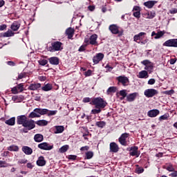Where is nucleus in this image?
<instances>
[{
	"instance_id": "nucleus-1",
	"label": "nucleus",
	"mask_w": 177,
	"mask_h": 177,
	"mask_svg": "<svg viewBox=\"0 0 177 177\" xmlns=\"http://www.w3.org/2000/svg\"><path fill=\"white\" fill-rule=\"evenodd\" d=\"M49 110L47 109H38L36 108L31 112L28 117L29 118H38L41 117V115H45V114H48Z\"/></svg>"
},
{
	"instance_id": "nucleus-2",
	"label": "nucleus",
	"mask_w": 177,
	"mask_h": 177,
	"mask_svg": "<svg viewBox=\"0 0 177 177\" xmlns=\"http://www.w3.org/2000/svg\"><path fill=\"white\" fill-rule=\"evenodd\" d=\"M91 104H93L95 109H104L107 106V102L103 100V98L98 97L93 98L91 102Z\"/></svg>"
},
{
	"instance_id": "nucleus-3",
	"label": "nucleus",
	"mask_w": 177,
	"mask_h": 177,
	"mask_svg": "<svg viewBox=\"0 0 177 177\" xmlns=\"http://www.w3.org/2000/svg\"><path fill=\"white\" fill-rule=\"evenodd\" d=\"M49 52H59L63 50V43L60 41H54L51 43V46L48 47Z\"/></svg>"
},
{
	"instance_id": "nucleus-4",
	"label": "nucleus",
	"mask_w": 177,
	"mask_h": 177,
	"mask_svg": "<svg viewBox=\"0 0 177 177\" xmlns=\"http://www.w3.org/2000/svg\"><path fill=\"white\" fill-rule=\"evenodd\" d=\"M141 64H143L145 66V71H147L148 73H153V69L154 68V65L153 64V62H150V60L145 59L141 62Z\"/></svg>"
},
{
	"instance_id": "nucleus-5",
	"label": "nucleus",
	"mask_w": 177,
	"mask_h": 177,
	"mask_svg": "<svg viewBox=\"0 0 177 177\" xmlns=\"http://www.w3.org/2000/svg\"><path fill=\"white\" fill-rule=\"evenodd\" d=\"M117 81L118 82L119 84H122L123 86H127L129 84V79L128 77L124 76V75H120L116 77Z\"/></svg>"
},
{
	"instance_id": "nucleus-6",
	"label": "nucleus",
	"mask_w": 177,
	"mask_h": 177,
	"mask_svg": "<svg viewBox=\"0 0 177 177\" xmlns=\"http://www.w3.org/2000/svg\"><path fill=\"white\" fill-rule=\"evenodd\" d=\"M144 95L147 97H153V96L158 95V91L154 88H148L145 91Z\"/></svg>"
},
{
	"instance_id": "nucleus-7",
	"label": "nucleus",
	"mask_w": 177,
	"mask_h": 177,
	"mask_svg": "<svg viewBox=\"0 0 177 177\" xmlns=\"http://www.w3.org/2000/svg\"><path fill=\"white\" fill-rule=\"evenodd\" d=\"M128 138H129V133H124L120 136V137L118 138V141L122 146H127V139H128Z\"/></svg>"
},
{
	"instance_id": "nucleus-8",
	"label": "nucleus",
	"mask_w": 177,
	"mask_h": 177,
	"mask_svg": "<svg viewBox=\"0 0 177 177\" xmlns=\"http://www.w3.org/2000/svg\"><path fill=\"white\" fill-rule=\"evenodd\" d=\"M163 46H168L171 48H177V39H170L167 40L164 44Z\"/></svg>"
},
{
	"instance_id": "nucleus-9",
	"label": "nucleus",
	"mask_w": 177,
	"mask_h": 177,
	"mask_svg": "<svg viewBox=\"0 0 177 177\" xmlns=\"http://www.w3.org/2000/svg\"><path fill=\"white\" fill-rule=\"evenodd\" d=\"M23 127L24 128H27L28 131H31V129H34V128H35V121L32 120H27Z\"/></svg>"
},
{
	"instance_id": "nucleus-10",
	"label": "nucleus",
	"mask_w": 177,
	"mask_h": 177,
	"mask_svg": "<svg viewBox=\"0 0 177 177\" xmlns=\"http://www.w3.org/2000/svg\"><path fill=\"white\" fill-rule=\"evenodd\" d=\"M38 147L41 150L49 151V150H52V149H53V145H50L48 142H41L38 145Z\"/></svg>"
},
{
	"instance_id": "nucleus-11",
	"label": "nucleus",
	"mask_w": 177,
	"mask_h": 177,
	"mask_svg": "<svg viewBox=\"0 0 177 177\" xmlns=\"http://www.w3.org/2000/svg\"><path fill=\"white\" fill-rule=\"evenodd\" d=\"M104 57V55L102 53H97L95 56L93 57V62L94 64H98L100 62H102Z\"/></svg>"
},
{
	"instance_id": "nucleus-12",
	"label": "nucleus",
	"mask_w": 177,
	"mask_h": 177,
	"mask_svg": "<svg viewBox=\"0 0 177 177\" xmlns=\"http://www.w3.org/2000/svg\"><path fill=\"white\" fill-rule=\"evenodd\" d=\"M27 122V116L26 115H21L17 117V124L18 125L24 126V124Z\"/></svg>"
},
{
	"instance_id": "nucleus-13",
	"label": "nucleus",
	"mask_w": 177,
	"mask_h": 177,
	"mask_svg": "<svg viewBox=\"0 0 177 177\" xmlns=\"http://www.w3.org/2000/svg\"><path fill=\"white\" fill-rule=\"evenodd\" d=\"M14 36H15V32H13V30H8V31L0 34V37L3 38H9L10 37H14Z\"/></svg>"
},
{
	"instance_id": "nucleus-14",
	"label": "nucleus",
	"mask_w": 177,
	"mask_h": 177,
	"mask_svg": "<svg viewBox=\"0 0 177 177\" xmlns=\"http://www.w3.org/2000/svg\"><path fill=\"white\" fill-rule=\"evenodd\" d=\"M160 114V111L158 109H152L147 112L148 117L151 118H154V117H157Z\"/></svg>"
},
{
	"instance_id": "nucleus-15",
	"label": "nucleus",
	"mask_w": 177,
	"mask_h": 177,
	"mask_svg": "<svg viewBox=\"0 0 177 177\" xmlns=\"http://www.w3.org/2000/svg\"><path fill=\"white\" fill-rule=\"evenodd\" d=\"M36 164L38 167H45V165H46V160L44 156H39Z\"/></svg>"
},
{
	"instance_id": "nucleus-16",
	"label": "nucleus",
	"mask_w": 177,
	"mask_h": 177,
	"mask_svg": "<svg viewBox=\"0 0 177 177\" xmlns=\"http://www.w3.org/2000/svg\"><path fill=\"white\" fill-rule=\"evenodd\" d=\"M138 147H131L129 152L130 156H132L133 157H139L140 153L138 152Z\"/></svg>"
},
{
	"instance_id": "nucleus-17",
	"label": "nucleus",
	"mask_w": 177,
	"mask_h": 177,
	"mask_svg": "<svg viewBox=\"0 0 177 177\" xmlns=\"http://www.w3.org/2000/svg\"><path fill=\"white\" fill-rule=\"evenodd\" d=\"M139 96L138 93H130L127 96V102H135V100L136 99V97Z\"/></svg>"
},
{
	"instance_id": "nucleus-18",
	"label": "nucleus",
	"mask_w": 177,
	"mask_h": 177,
	"mask_svg": "<svg viewBox=\"0 0 177 177\" xmlns=\"http://www.w3.org/2000/svg\"><path fill=\"white\" fill-rule=\"evenodd\" d=\"M120 150V147L115 142H111L110 143V151L111 153H118Z\"/></svg>"
},
{
	"instance_id": "nucleus-19",
	"label": "nucleus",
	"mask_w": 177,
	"mask_h": 177,
	"mask_svg": "<svg viewBox=\"0 0 177 177\" xmlns=\"http://www.w3.org/2000/svg\"><path fill=\"white\" fill-rule=\"evenodd\" d=\"M20 26H21L20 22L19 21H15L11 24L10 29L12 31H17L19 28H20Z\"/></svg>"
},
{
	"instance_id": "nucleus-20",
	"label": "nucleus",
	"mask_w": 177,
	"mask_h": 177,
	"mask_svg": "<svg viewBox=\"0 0 177 177\" xmlns=\"http://www.w3.org/2000/svg\"><path fill=\"white\" fill-rule=\"evenodd\" d=\"M22 151L26 156H31V154H32V149L28 146L22 147Z\"/></svg>"
},
{
	"instance_id": "nucleus-21",
	"label": "nucleus",
	"mask_w": 177,
	"mask_h": 177,
	"mask_svg": "<svg viewBox=\"0 0 177 177\" xmlns=\"http://www.w3.org/2000/svg\"><path fill=\"white\" fill-rule=\"evenodd\" d=\"M146 35V32H141L138 33V35H134L133 37V41L135 42H138V41H140L141 39H143V37Z\"/></svg>"
},
{
	"instance_id": "nucleus-22",
	"label": "nucleus",
	"mask_w": 177,
	"mask_h": 177,
	"mask_svg": "<svg viewBox=\"0 0 177 177\" xmlns=\"http://www.w3.org/2000/svg\"><path fill=\"white\" fill-rule=\"evenodd\" d=\"M145 19H154L156 17V12L151 11L143 14Z\"/></svg>"
},
{
	"instance_id": "nucleus-23",
	"label": "nucleus",
	"mask_w": 177,
	"mask_h": 177,
	"mask_svg": "<svg viewBox=\"0 0 177 177\" xmlns=\"http://www.w3.org/2000/svg\"><path fill=\"white\" fill-rule=\"evenodd\" d=\"M66 34L68 36V39H71L74 35V28H68L66 30Z\"/></svg>"
},
{
	"instance_id": "nucleus-24",
	"label": "nucleus",
	"mask_w": 177,
	"mask_h": 177,
	"mask_svg": "<svg viewBox=\"0 0 177 177\" xmlns=\"http://www.w3.org/2000/svg\"><path fill=\"white\" fill-rule=\"evenodd\" d=\"M50 64L57 66L59 64V58L57 57H51L48 59Z\"/></svg>"
},
{
	"instance_id": "nucleus-25",
	"label": "nucleus",
	"mask_w": 177,
	"mask_h": 177,
	"mask_svg": "<svg viewBox=\"0 0 177 177\" xmlns=\"http://www.w3.org/2000/svg\"><path fill=\"white\" fill-rule=\"evenodd\" d=\"M97 35L93 34L90 37V45H96L97 44Z\"/></svg>"
},
{
	"instance_id": "nucleus-26",
	"label": "nucleus",
	"mask_w": 177,
	"mask_h": 177,
	"mask_svg": "<svg viewBox=\"0 0 177 177\" xmlns=\"http://www.w3.org/2000/svg\"><path fill=\"white\" fill-rule=\"evenodd\" d=\"M138 78H149V73L147 71H141L138 73Z\"/></svg>"
},
{
	"instance_id": "nucleus-27",
	"label": "nucleus",
	"mask_w": 177,
	"mask_h": 177,
	"mask_svg": "<svg viewBox=\"0 0 177 177\" xmlns=\"http://www.w3.org/2000/svg\"><path fill=\"white\" fill-rule=\"evenodd\" d=\"M39 88H41V84L36 83V84H31L29 86L28 89H30V91H37V89H39Z\"/></svg>"
},
{
	"instance_id": "nucleus-28",
	"label": "nucleus",
	"mask_w": 177,
	"mask_h": 177,
	"mask_svg": "<svg viewBox=\"0 0 177 177\" xmlns=\"http://www.w3.org/2000/svg\"><path fill=\"white\" fill-rule=\"evenodd\" d=\"M157 3V1H149L144 3V6L148 8L149 9H151L154 5Z\"/></svg>"
},
{
	"instance_id": "nucleus-29",
	"label": "nucleus",
	"mask_w": 177,
	"mask_h": 177,
	"mask_svg": "<svg viewBox=\"0 0 177 177\" xmlns=\"http://www.w3.org/2000/svg\"><path fill=\"white\" fill-rule=\"evenodd\" d=\"M109 30L112 34H119L120 30H118V26L115 25H111L109 26Z\"/></svg>"
},
{
	"instance_id": "nucleus-30",
	"label": "nucleus",
	"mask_w": 177,
	"mask_h": 177,
	"mask_svg": "<svg viewBox=\"0 0 177 177\" xmlns=\"http://www.w3.org/2000/svg\"><path fill=\"white\" fill-rule=\"evenodd\" d=\"M16 122V118L12 117L11 118H10L9 120H7L5 121V124H6L7 125H10V127H13V125H15Z\"/></svg>"
},
{
	"instance_id": "nucleus-31",
	"label": "nucleus",
	"mask_w": 177,
	"mask_h": 177,
	"mask_svg": "<svg viewBox=\"0 0 177 177\" xmlns=\"http://www.w3.org/2000/svg\"><path fill=\"white\" fill-rule=\"evenodd\" d=\"M34 140L35 142L39 143L44 140V136H42V134H35L34 136Z\"/></svg>"
},
{
	"instance_id": "nucleus-32",
	"label": "nucleus",
	"mask_w": 177,
	"mask_h": 177,
	"mask_svg": "<svg viewBox=\"0 0 177 177\" xmlns=\"http://www.w3.org/2000/svg\"><path fill=\"white\" fill-rule=\"evenodd\" d=\"M55 133H63V132L64 131V126H55Z\"/></svg>"
},
{
	"instance_id": "nucleus-33",
	"label": "nucleus",
	"mask_w": 177,
	"mask_h": 177,
	"mask_svg": "<svg viewBox=\"0 0 177 177\" xmlns=\"http://www.w3.org/2000/svg\"><path fill=\"white\" fill-rule=\"evenodd\" d=\"M53 86L50 84H45L42 88V91H44V92H48L49 91H52Z\"/></svg>"
},
{
	"instance_id": "nucleus-34",
	"label": "nucleus",
	"mask_w": 177,
	"mask_h": 177,
	"mask_svg": "<svg viewBox=\"0 0 177 177\" xmlns=\"http://www.w3.org/2000/svg\"><path fill=\"white\" fill-rule=\"evenodd\" d=\"M37 125L39 127H46L48 125V121L45 120H38L36 122Z\"/></svg>"
},
{
	"instance_id": "nucleus-35",
	"label": "nucleus",
	"mask_w": 177,
	"mask_h": 177,
	"mask_svg": "<svg viewBox=\"0 0 177 177\" xmlns=\"http://www.w3.org/2000/svg\"><path fill=\"white\" fill-rule=\"evenodd\" d=\"M115 92H117V87L115 86H111L106 91L108 95H110V93H115Z\"/></svg>"
},
{
	"instance_id": "nucleus-36",
	"label": "nucleus",
	"mask_w": 177,
	"mask_h": 177,
	"mask_svg": "<svg viewBox=\"0 0 177 177\" xmlns=\"http://www.w3.org/2000/svg\"><path fill=\"white\" fill-rule=\"evenodd\" d=\"M8 150H9V151H17L19 150V147L15 145H12L8 147Z\"/></svg>"
},
{
	"instance_id": "nucleus-37",
	"label": "nucleus",
	"mask_w": 177,
	"mask_h": 177,
	"mask_svg": "<svg viewBox=\"0 0 177 177\" xmlns=\"http://www.w3.org/2000/svg\"><path fill=\"white\" fill-rule=\"evenodd\" d=\"M95 125L96 127H98V128H104V127H106V122L104 121L96 122Z\"/></svg>"
},
{
	"instance_id": "nucleus-38",
	"label": "nucleus",
	"mask_w": 177,
	"mask_h": 177,
	"mask_svg": "<svg viewBox=\"0 0 177 177\" xmlns=\"http://www.w3.org/2000/svg\"><path fill=\"white\" fill-rule=\"evenodd\" d=\"M164 34H165V31H159L156 33V36L154 37L155 39H160L161 37L164 36Z\"/></svg>"
},
{
	"instance_id": "nucleus-39",
	"label": "nucleus",
	"mask_w": 177,
	"mask_h": 177,
	"mask_svg": "<svg viewBox=\"0 0 177 177\" xmlns=\"http://www.w3.org/2000/svg\"><path fill=\"white\" fill-rule=\"evenodd\" d=\"M68 150V145H64L59 149V153H66Z\"/></svg>"
},
{
	"instance_id": "nucleus-40",
	"label": "nucleus",
	"mask_w": 177,
	"mask_h": 177,
	"mask_svg": "<svg viewBox=\"0 0 177 177\" xmlns=\"http://www.w3.org/2000/svg\"><path fill=\"white\" fill-rule=\"evenodd\" d=\"M92 157H93V151H88L86 152V158L87 160H91V158H92Z\"/></svg>"
},
{
	"instance_id": "nucleus-41",
	"label": "nucleus",
	"mask_w": 177,
	"mask_h": 177,
	"mask_svg": "<svg viewBox=\"0 0 177 177\" xmlns=\"http://www.w3.org/2000/svg\"><path fill=\"white\" fill-rule=\"evenodd\" d=\"M169 118V114L165 113L163 115H161L160 117H159V121L168 120Z\"/></svg>"
},
{
	"instance_id": "nucleus-42",
	"label": "nucleus",
	"mask_w": 177,
	"mask_h": 177,
	"mask_svg": "<svg viewBox=\"0 0 177 177\" xmlns=\"http://www.w3.org/2000/svg\"><path fill=\"white\" fill-rule=\"evenodd\" d=\"M120 96H122V97H121V100H122L123 99H125V97H127V90H121L120 91Z\"/></svg>"
},
{
	"instance_id": "nucleus-43",
	"label": "nucleus",
	"mask_w": 177,
	"mask_h": 177,
	"mask_svg": "<svg viewBox=\"0 0 177 177\" xmlns=\"http://www.w3.org/2000/svg\"><path fill=\"white\" fill-rule=\"evenodd\" d=\"M92 114H99L102 113V108H96L95 109H92L91 111Z\"/></svg>"
},
{
	"instance_id": "nucleus-44",
	"label": "nucleus",
	"mask_w": 177,
	"mask_h": 177,
	"mask_svg": "<svg viewBox=\"0 0 177 177\" xmlns=\"http://www.w3.org/2000/svg\"><path fill=\"white\" fill-rule=\"evenodd\" d=\"M167 171H169V172H174L175 171V168H174V166L172 165H169L166 167Z\"/></svg>"
},
{
	"instance_id": "nucleus-45",
	"label": "nucleus",
	"mask_w": 177,
	"mask_h": 177,
	"mask_svg": "<svg viewBox=\"0 0 177 177\" xmlns=\"http://www.w3.org/2000/svg\"><path fill=\"white\" fill-rule=\"evenodd\" d=\"M49 112L47 113V115L48 117H50L52 115H56V114H57V111L55 110V111H48Z\"/></svg>"
},
{
	"instance_id": "nucleus-46",
	"label": "nucleus",
	"mask_w": 177,
	"mask_h": 177,
	"mask_svg": "<svg viewBox=\"0 0 177 177\" xmlns=\"http://www.w3.org/2000/svg\"><path fill=\"white\" fill-rule=\"evenodd\" d=\"M39 64H40V66H46V64H48V60L41 59L39 61Z\"/></svg>"
},
{
	"instance_id": "nucleus-47",
	"label": "nucleus",
	"mask_w": 177,
	"mask_h": 177,
	"mask_svg": "<svg viewBox=\"0 0 177 177\" xmlns=\"http://www.w3.org/2000/svg\"><path fill=\"white\" fill-rule=\"evenodd\" d=\"M136 174H143L145 172V169L143 167H138L136 169Z\"/></svg>"
},
{
	"instance_id": "nucleus-48",
	"label": "nucleus",
	"mask_w": 177,
	"mask_h": 177,
	"mask_svg": "<svg viewBox=\"0 0 177 177\" xmlns=\"http://www.w3.org/2000/svg\"><path fill=\"white\" fill-rule=\"evenodd\" d=\"M8 163L5 161L0 160V168H6Z\"/></svg>"
},
{
	"instance_id": "nucleus-49",
	"label": "nucleus",
	"mask_w": 177,
	"mask_h": 177,
	"mask_svg": "<svg viewBox=\"0 0 177 177\" xmlns=\"http://www.w3.org/2000/svg\"><path fill=\"white\" fill-rule=\"evenodd\" d=\"M133 16L136 19H140V11H136L133 13Z\"/></svg>"
},
{
	"instance_id": "nucleus-50",
	"label": "nucleus",
	"mask_w": 177,
	"mask_h": 177,
	"mask_svg": "<svg viewBox=\"0 0 177 177\" xmlns=\"http://www.w3.org/2000/svg\"><path fill=\"white\" fill-rule=\"evenodd\" d=\"M165 95H174V93H175V91H174L173 89L169 90V91H165L163 93Z\"/></svg>"
},
{
	"instance_id": "nucleus-51",
	"label": "nucleus",
	"mask_w": 177,
	"mask_h": 177,
	"mask_svg": "<svg viewBox=\"0 0 177 177\" xmlns=\"http://www.w3.org/2000/svg\"><path fill=\"white\" fill-rule=\"evenodd\" d=\"M84 75L85 77H91V75H92V71H91V69H88L84 73Z\"/></svg>"
},
{
	"instance_id": "nucleus-52",
	"label": "nucleus",
	"mask_w": 177,
	"mask_h": 177,
	"mask_svg": "<svg viewBox=\"0 0 177 177\" xmlns=\"http://www.w3.org/2000/svg\"><path fill=\"white\" fill-rule=\"evenodd\" d=\"M154 84H156V79H150L148 81V85H154Z\"/></svg>"
},
{
	"instance_id": "nucleus-53",
	"label": "nucleus",
	"mask_w": 177,
	"mask_h": 177,
	"mask_svg": "<svg viewBox=\"0 0 177 177\" xmlns=\"http://www.w3.org/2000/svg\"><path fill=\"white\" fill-rule=\"evenodd\" d=\"M83 129L84 131V133H83V136H88V135H89V131H88V129L86 127H83Z\"/></svg>"
},
{
	"instance_id": "nucleus-54",
	"label": "nucleus",
	"mask_w": 177,
	"mask_h": 177,
	"mask_svg": "<svg viewBox=\"0 0 177 177\" xmlns=\"http://www.w3.org/2000/svg\"><path fill=\"white\" fill-rule=\"evenodd\" d=\"M88 150H89L88 146H84L80 148L81 151H88Z\"/></svg>"
},
{
	"instance_id": "nucleus-55",
	"label": "nucleus",
	"mask_w": 177,
	"mask_h": 177,
	"mask_svg": "<svg viewBox=\"0 0 177 177\" xmlns=\"http://www.w3.org/2000/svg\"><path fill=\"white\" fill-rule=\"evenodd\" d=\"M169 12L171 15H175L177 13V8H171Z\"/></svg>"
},
{
	"instance_id": "nucleus-56",
	"label": "nucleus",
	"mask_w": 177,
	"mask_h": 177,
	"mask_svg": "<svg viewBox=\"0 0 177 177\" xmlns=\"http://www.w3.org/2000/svg\"><path fill=\"white\" fill-rule=\"evenodd\" d=\"M17 87H13L12 89H11V92L12 93H14V95H16L17 93H19V91H17Z\"/></svg>"
},
{
	"instance_id": "nucleus-57",
	"label": "nucleus",
	"mask_w": 177,
	"mask_h": 177,
	"mask_svg": "<svg viewBox=\"0 0 177 177\" xmlns=\"http://www.w3.org/2000/svg\"><path fill=\"white\" fill-rule=\"evenodd\" d=\"M68 159L69 160H77V156H75V155H69L68 156Z\"/></svg>"
},
{
	"instance_id": "nucleus-58",
	"label": "nucleus",
	"mask_w": 177,
	"mask_h": 177,
	"mask_svg": "<svg viewBox=\"0 0 177 177\" xmlns=\"http://www.w3.org/2000/svg\"><path fill=\"white\" fill-rule=\"evenodd\" d=\"M7 27L6 24L0 25V31H4Z\"/></svg>"
},
{
	"instance_id": "nucleus-59",
	"label": "nucleus",
	"mask_w": 177,
	"mask_h": 177,
	"mask_svg": "<svg viewBox=\"0 0 177 177\" xmlns=\"http://www.w3.org/2000/svg\"><path fill=\"white\" fill-rule=\"evenodd\" d=\"M85 48H86V46H81L79 48V52H84L85 50Z\"/></svg>"
},
{
	"instance_id": "nucleus-60",
	"label": "nucleus",
	"mask_w": 177,
	"mask_h": 177,
	"mask_svg": "<svg viewBox=\"0 0 177 177\" xmlns=\"http://www.w3.org/2000/svg\"><path fill=\"white\" fill-rule=\"evenodd\" d=\"M7 64H8V66H16V64H15L14 62H12V61H8V62H7Z\"/></svg>"
},
{
	"instance_id": "nucleus-61",
	"label": "nucleus",
	"mask_w": 177,
	"mask_h": 177,
	"mask_svg": "<svg viewBox=\"0 0 177 177\" xmlns=\"http://www.w3.org/2000/svg\"><path fill=\"white\" fill-rule=\"evenodd\" d=\"M91 102V98L89 97H84L83 99V103H89Z\"/></svg>"
},
{
	"instance_id": "nucleus-62",
	"label": "nucleus",
	"mask_w": 177,
	"mask_h": 177,
	"mask_svg": "<svg viewBox=\"0 0 177 177\" xmlns=\"http://www.w3.org/2000/svg\"><path fill=\"white\" fill-rule=\"evenodd\" d=\"M88 9L90 12H93L95 10V6H88Z\"/></svg>"
},
{
	"instance_id": "nucleus-63",
	"label": "nucleus",
	"mask_w": 177,
	"mask_h": 177,
	"mask_svg": "<svg viewBox=\"0 0 177 177\" xmlns=\"http://www.w3.org/2000/svg\"><path fill=\"white\" fill-rule=\"evenodd\" d=\"M170 176L171 177H177V171H174L171 174Z\"/></svg>"
},
{
	"instance_id": "nucleus-64",
	"label": "nucleus",
	"mask_w": 177,
	"mask_h": 177,
	"mask_svg": "<svg viewBox=\"0 0 177 177\" xmlns=\"http://www.w3.org/2000/svg\"><path fill=\"white\" fill-rule=\"evenodd\" d=\"M17 88L19 89V91H23V84H18V86H17Z\"/></svg>"
}]
</instances>
